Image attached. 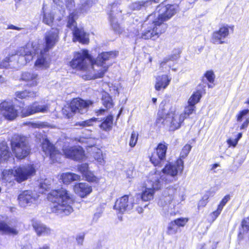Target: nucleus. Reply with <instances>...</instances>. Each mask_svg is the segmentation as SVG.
Masks as SVG:
<instances>
[{
	"label": "nucleus",
	"instance_id": "obj_1",
	"mask_svg": "<svg viewBox=\"0 0 249 249\" xmlns=\"http://www.w3.org/2000/svg\"><path fill=\"white\" fill-rule=\"evenodd\" d=\"M48 200L53 203L52 212L61 216L68 215L73 209L71 204L73 202L72 195L66 189L55 190L48 195Z\"/></svg>",
	"mask_w": 249,
	"mask_h": 249
},
{
	"label": "nucleus",
	"instance_id": "obj_2",
	"mask_svg": "<svg viewBox=\"0 0 249 249\" xmlns=\"http://www.w3.org/2000/svg\"><path fill=\"white\" fill-rule=\"evenodd\" d=\"M184 199V196L178 194L177 190L171 186L163 190L158 204L165 216H173L179 212L178 205Z\"/></svg>",
	"mask_w": 249,
	"mask_h": 249
},
{
	"label": "nucleus",
	"instance_id": "obj_3",
	"mask_svg": "<svg viewBox=\"0 0 249 249\" xmlns=\"http://www.w3.org/2000/svg\"><path fill=\"white\" fill-rule=\"evenodd\" d=\"M43 46L38 43V41H34L32 44L27 45L21 48L19 52L21 58H24L26 62H29L33 58L36 57L35 66L40 69L49 67V63L46 57V53L42 49Z\"/></svg>",
	"mask_w": 249,
	"mask_h": 249
},
{
	"label": "nucleus",
	"instance_id": "obj_4",
	"mask_svg": "<svg viewBox=\"0 0 249 249\" xmlns=\"http://www.w3.org/2000/svg\"><path fill=\"white\" fill-rule=\"evenodd\" d=\"M167 28V24H161V26L159 24H157L155 19V15L150 14L142 24L140 32L138 31L136 35L138 38L144 39L152 38L155 40L164 33Z\"/></svg>",
	"mask_w": 249,
	"mask_h": 249
},
{
	"label": "nucleus",
	"instance_id": "obj_5",
	"mask_svg": "<svg viewBox=\"0 0 249 249\" xmlns=\"http://www.w3.org/2000/svg\"><path fill=\"white\" fill-rule=\"evenodd\" d=\"M117 55L116 52H103L99 54L94 63H92V71L94 74L83 75V79L88 80L103 77L108 69V66L105 65L106 61L114 59Z\"/></svg>",
	"mask_w": 249,
	"mask_h": 249
},
{
	"label": "nucleus",
	"instance_id": "obj_6",
	"mask_svg": "<svg viewBox=\"0 0 249 249\" xmlns=\"http://www.w3.org/2000/svg\"><path fill=\"white\" fill-rule=\"evenodd\" d=\"M36 171L34 166L31 164L19 166L14 170H4L2 172L3 179L8 182L14 179L20 183L34 175Z\"/></svg>",
	"mask_w": 249,
	"mask_h": 249
},
{
	"label": "nucleus",
	"instance_id": "obj_7",
	"mask_svg": "<svg viewBox=\"0 0 249 249\" xmlns=\"http://www.w3.org/2000/svg\"><path fill=\"white\" fill-rule=\"evenodd\" d=\"M185 118V115H181L175 108H171L165 115H163V111H159L157 123L169 126L170 130L174 131L180 127Z\"/></svg>",
	"mask_w": 249,
	"mask_h": 249
},
{
	"label": "nucleus",
	"instance_id": "obj_8",
	"mask_svg": "<svg viewBox=\"0 0 249 249\" xmlns=\"http://www.w3.org/2000/svg\"><path fill=\"white\" fill-rule=\"evenodd\" d=\"M70 66L73 69L85 71L86 73L82 74V76L89 73L94 74L92 71V61L87 50L76 53L70 62Z\"/></svg>",
	"mask_w": 249,
	"mask_h": 249
},
{
	"label": "nucleus",
	"instance_id": "obj_9",
	"mask_svg": "<svg viewBox=\"0 0 249 249\" xmlns=\"http://www.w3.org/2000/svg\"><path fill=\"white\" fill-rule=\"evenodd\" d=\"M11 143L12 150L17 158L22 159L29 154L30 147L27 137L18 134L14 135Z\"/></svg>",
	"mask_w": 249,
	"mask_h": 249
},
{
	"label": "nucleus",
	"instance_id": "obj_10",
	"mask_svg": "<svg viewBox=\"0 0 249 249\" xmlns=\"http://www.w3.org/2000/svg\"><path fill=\"white\" fill-rule=\"evenodd\" d=\"M77 18L76 11L70 13L68 17L67 27L72 31L73 41H78L82 44H88L89 42L88 35L85 32L83 28L77 27L76 22Z\"/></svg>",
	"mask_w": 249,
	"mask_h": 249
},
{
	"label": "nucleus",
	"instance_id": "obj_11",
	"mask_svg": "<svg viewBox=\"0 0 249 249\" xmlns=\"http://www.w3.org/2000/svg\"><path fill=\"white\" fill-rule=\"evenodd\" d=\"M166 162L164 167L162 169V172L164 175L162 176H160V179H161L166 182H170L179 172L181 173L184 167L183 161L181 159H179L175 163L167 161Z\"/></svg>",
	"mask_w": 249,
	"mask_h": 249
},
{
	"label": "nucleus",
	"instance_id": "obj_12",
	"mask_svg": "<svg viewBox=\"0 0 249 249\" xmlns=\"http://www.w3.org/2000/svg\"><path fill=\"white\" fill-rule=\"evenodd\" d=\"M161 180L160 175L156 173L150 175L147 180L146 187L142 194L141 197L143 201H149L153 198L155 190L161 187Z\"/></svg>",
	"mask_w": 249,
	"mask_h": 249
},
{
	"label": "nucleus",
	"instance_id": "obj_13",
	"mask_svg": "<svg viewBox=\"0 0 249 249\" xmlns=\"http://www.w3.org/2000/svg\"><path fill=\"white\" fill-rule=\"evenodd\" d=\"M178 8V6L177 5L160 4L157 7L158 13L157 16L156 13L152 14L155 15V19L157 24H159L161 26V24H166L164 22L170 19L177 13Z\"/></svg>",
	"mask_w": 249,
	"mask_h": 249
},
{
	"label": "nucleus",
	"instance_id": "obj_14",
	"mask_svg": "<svg viewBox=\"0 0 249 249\" xmlns=\"http://www.w3.org/2000/svg\"><path fill=\"white\" fill-rule=\"evenodd\" d=\"M167 144L160 143L158 144L156 152L152 154L150 161L155 166H162L165 162Z\"/></svg>",
	"mask_w": 249,
	"mask_h": 249
},
{
	"label": "nucleus",
	"instance_id": "obj_15",
	"mask_svg": "<svg viewBox=\"0 0 249 249\" xmlns=\"http://www.w3.org/2000/svg\"><path fill=\"white\" fill-rule=\"evenodd\" d=\"M59 30L58 28H52L45 33L44 36L45 46L41 44L44 52H47L56 44L59 39Z\"/></svg>",
	"mask_w": 249,
	"mask_h": 249
},
{
	"label": "nucleus",
	"instance_id": "obj_16",
	"mask_svg": "<svg viewBox=\"0 0 249 249\" xmlns=\"http://www.w3.org/2000/svg\"><path fill=\"white\" fill-rule=\"evenodd\" d=\"M42 149L47 156H49L53 162H58L61 156L58 150L50 141L45 139L41 143Z\"/></svg>",
	"mask_w": 249,
	"mask_h": 249
},
{
	"label": "nucleus",
	"instance_id": "obj_17",
	"mask_svg": "<svg viewBox=\"0 0 249 249\" xmlns=\"http://www.w3.org/2000/svg\"><path fill=\"white\" fill-rule=\"evenodd\" d=\"M38 197V195L32 191L26 190L19 195L18 199L21 207H26L32 204H36Z\"/></svg>",
	"mask_w": 249,
	"mask_h": 249
},
{
	"label": "nucleus",
	"instance_id": "obj_18",
	"mask_svg": "<svg viewBox=\"0 0 249 249\" xmlns=\"http://www.w3.org/2000/svg\"><path fill=\"white\" fill-rule=\"evenodd\" d=\"M134 204L133 200L129 199L127 195H124L116 201L114 208L118 213H123L132 209Z\"/></svg>",
	"mask_w": 249,
	"mask_h": 249
},
{
	"label": "nucleus",
	"instance_id": "obj_19",
	"mask_svg": "<svg viewBox=\"0 0 249 249\" xmlns=\"http://www.w3.org/2000/svg\"><path fill=\"white\" fill-rule=\"evenodd\" d=\"M49 110V107L47 104L39 105L37 102H34L32 105L23 108L21 113L22 117H27L36 113H46Z\"/></svg>",
	"mask_w": 249,
	"mask_h": 249
},
{
	"label": "nucleus",
	"instance_id": "obj_20",
	"mask_svg": "<svg viewBox=\"0 0 249 249\" xmlns=\"http://www.w3.org/2000/svg\"><path fill=\"white\" fill-rule=\"evenodd\" d=\"M91 104V101H85L80 98H76L71 101L68 109L73 113L84 114L87 112L89 105Z\"/></svg>",
	"mask_w": 249,
	"mask_h": 249
},
{
	"label": "nucleus",
	"instance_id": "obj_21",
	"mask_svg": "<svg viewBox=\"0 0 249 249\" xmlns=\"http://www.w3.org/2000/svg\"><path fill=\"white\" fill-rule=\"evenodd\" d=\"M232 30L233 29V26H229L224 25L221 27L218 31L214 32L212 36L211 42L215 44H223L224 39L229 35V29Z\"/></svg>",
	"mask_w": 249,
	"mask_h": 249
},
{
	"label": "nucleus",
	"instance_id": "obj_22",
	"mask_svg": "<svg viewBox=\"0 0 249 249\" xmlns=\"http://www.w3.org/2000/svg\"><path fill=\"white\" fill-rule=\"evenodd\" d=\"M0 110L3 116L9 120H13L18 116V111L11 102L4 101L1 103Z\"/></svg>",
	"mask_w": 249,
	"mask_h": 249
},
{
	"label": "nucleus",
	"instance_id": "obj_23",
	"mask_svg": "<svg viewBox=\"0 0 249 249\" xmlns=\"http://www.w3.org/2000/svg\"><path fill=\"white\" fill-rule=\"evenodd\" d=\"M63 152L66 157L75 160H80L84 157V151L80 146H74L66 148Z\"/></svg>",
	"mask_w": 249,
	"mask_h": 249
},
{
	"label": "nucleus",
	"instance_id": "obj_24",
	"mask_svg": "<svg viewBox=\"0 0 249 249\" xmlns=\"http://www.w3.org/2000/svg\"><path fill=\"white\" fill-rule=\"evenodd\" d=\"M121 11L118 9L117 3H114L110 6V10L109 13V20L111 26L113 29L117 32L120 33V25L116 20V15Z\"/></svg>",
	"mask_w": 249,
	"mask_h": 249
},
{
	"label": "nucleus",
	"instance_id": "obj_25",
	"mask_svg": "<svg viewBox=\"0 0 249 249\" xmlns=\"http://www.w3.org/2000/svg\"><path fill=\"white\" fill-rule=\"evenodd\" d=\"M21 79L26 83L28 87L36 86L38 83L39 77L38 75L34 72H25L22 74Z\"/></svg>",
	"mask_w": 249,
	"mask_h": 249
},
{
	"label": "nucleus",
	"instance_id": "obj_26",
	"mask_svg": "<svg viewBox=\"0 0 249 249\" xmlns=\"http://www.w3.org/2000/svg\"><path fill=\"white\" fill-rule=\"evenodd\" d=\"M160 0H145L138 1L131 3L129 8L132 10H140L146 9L152 5L153 3H158Z\"/></svg>",
	"mask_w": 249,
	"mask_h": 249
},
{
	"label": "nucleus",
	"instance_id": "obj_27",
	"mask_svg": "<svg viewBox=\"0 0 249 249\" xmlns=\"http://www.w3.org/2000/svg\"><path fill=\"white\" fill-rule=\"evenodd\" d=\"M75 193L81 197H84L92 191L90 186L86 183H80L75 184L74 187Z\"/></svg>",
	"mask_w": 249,
	"mask_h": 249
},
{
	"label": "nucleus",
	"instance_id": "obj_28",
	"mask_svg": "<svg viewBox=\"0 0 249 249\" xmlns=\"http://www.w3.org/2000/svg\"><path fill=\"white\" fill-rule=\"evenodd\" d=\"M33 227L38 236L49 235L51 234L52 230L40 222H34Z\"/></svg>",
	"mask_w": 249,
	"mask_h": 249
},
{
	"label": "nucleus",
	"instance_id": "obj_29",
	"mask_svg": "<svg viewBox=\"0 0 249 249\" xmlns=\"http://www.w3.org/2000/svg\"><path fill=\"white\" fill-rule=\"evenodd\" d=\"M171 78L166 75L159 76L156 78V81L155 86L157 90H160L161 89H165L169 84Z\"/></svg>",
	"mask_w": 249,
	"mask_h": 249
},
{
	"label": "nucleus",
	"instance_id": "obj_30",
	"mask_svg": "<svg viewBox=\"0 0 249 249\" xmlns=\"http://www.w3.org/2000/svg\"><path fill=\"white\" fill-rule=\"evenodd\" d=\"M38 95V91L36 90H24L23 91H18L15 92V96L17 98L19 99L35 98Z\"/></svg>",
	"mask_w": 249,
	"mask_h": 249
},
{
	"label": "nucleus",
	"instance_id": "obj_31",
	"mask_svg": "<svg viewBox=\"0 0 249 249\" xmlns=\"http://www.w3.org/2000/svg\"><path fill=\"white\" fill-rule=\"evenodd\" d=\"M241 230L238 237L240 239L248 238L249 240V216L244 218L241 223Z\"/></svg>",
	"mask_w": 249,
	"mask_h": 249
},
{
	"label": "nucleus",
	"instance_id": "obj_32",
	"mask_svg": "<svg viewBox=\"0 0 249 249\" xmlns=\"http://www.w3.org/2000/svg\"><path fill=\"white\" fill-rule=\"evenodd\" d=\"M11 153L5 142L0 143V162L6 161L10 157Z\"/></svg>",
	"mask_w": 249,
	"mask_h": 249
},
{
	"label": "nucleus",
	"instance_id": "obj_33",
	"mask_svg": "<svg viewBox=\"0 0 249 249\" xmlns=\"http://www.w3.org/2000/svg\"><path fill=\"white\" fill-rule=\"evenodd\" d=\"M80 178V176L72 173H63L60 178L64 184H69L72 181L78 180Z\"/></svg>",
	"mask_w": 249,
	"mask_h": 249
},
{
	"label": "nucleus",
	"instance_id": "obj_34",
	"mask_svg": "<svg viewBox=\"0 0 249 249\" xmlns=\"http://www.w3.org/2000/svg\"><path fill=\"white\" fill-rule=\"evenodd\" d=\"M0 231L5 234L12 235H17L18 233V231L15 227H10L3 221H0Z\"/></svg>",
	"mask_w": 249,
	"mask_h": 249
},
{
	"label": "nucleus",
	"instance_id": "obj_35",
	"mask_svg": "<svg viewBox=\"0 0 249 249\" xmlns=\"http://www.w3.org/2000/svg\"><path fill=\"white\" fill-rule=\"evenodd\" d=\"M18 56L16 54L11 56V57H6L5 59L0 60V68H15V63L16 61L13 62L14 60H16Z\"/></svg>",
	"mask_w": 249,
	"mask_h": 249
},
{
	"label": "nucleus",
	"instance_id": "obj_36",
	"mask_svg": "<svg viewBox=\"0 0 249 249\" xmlns=\"http://www.w3.org/2000/svg\"><path fill=\"white\" fill-rule=\"evenodd\" d=\"M96 0H80L79 10L82 13L86 12L95 3Z\"/></svg>",
	"mask_w": 249,
	"mask_h": 249
},
{
	"label": "nucleus",
	"instance_id": "obj_37",
	"mask_svg": "<svg viewBox=\"0 0 249 249\" xmlns=\"http://www.w3.org/2000/svg\"><path fill=\"white\" fill-rule=\"evenodd\" d=\"M112 124L113 116L112 115H108L100 124V127L105 131H109L112 128Z\"/></svg>",
	"mask_w": 249,
	"mask_h": 249
},
{
	"label": "nucleus",
	"instance_id": "obj_38",
	"mask_svg": "<svg viewBox=\"0 0 249 249\" xmlns=\"http://www.w3.org/2000/svg\"><path fill=\"white\" fill-rule=\"evenodd\" d=\"M103 105L107 108H109L113 107V102L111 97L107 92H104L102 98Z\"/></svg>",
	"mask_w": 249,
	"mask_h": 249
},
{
	"label": "nucleus",
	"instance_id": "obj_39",
	"mask_svg": "<svg viewBox=\"0 0 249 249\" xmlns=\"http://www.w3.org/2000/svg\"><path fill=\"white\" fill-rule=\"evenodd\" d=\"M201 97L202 95L201 92L199 90H197L190 97L188 101V104H190L195 106L196 104L199 102Z\"/></svg>",
	"mask_w": 249,
	"mask_h": 249
},
{
	"label": "nucleus",
	"instance_id": "obj_40",
	"mask_svg": "<svg viewBox=\"0 0 249 249\" xmlns=\"http://www.w3.org/2000/svg\"><path fill=\"white\" fill-rule=\"evenodd\" d=\"M97 118H92L91 119L87 120L85 121H81L76 122L74 125L75 126H79L82 127L91 126L92 125L93 123L94 122H95L97 121Z\"/></svg>",
	"mask_w": 249,
	"mask_h": 249
},
{
	"label": "nucleus",
	"instance_id": "obj_41",
	"mask_svg": "<svg viewBox=\"0 0 249 249\" xmlns=\"http://www.w3.org/2000/svg\"><path fill=\"white\" fill-rule=\"evenodd\" d=\"M42 10L44 11V7L42 8ZM43 12V22L48 25H51L53 22L54 17L52 13H47Z\"/></svg>",
	"mask_w": 249,
	"mask_h": 249
},
{
	"label": "nucleus",
	"instance_id": "obj_42",
	"mask_svg": "<svg viewBox=\"0 0 249 249\" xmlns=\"http://www.w3.org/2000/svg\"><path fill=\"white\" fill-rule=\"evenodd\" d=\"M196 107L188 104V105L185 107L184 113L180 114L181 115H185V118L195 111Z\"/></svg>",
	"mask_w": 249,
	"mask_h": 249
},
{
	"label": "nucleus",
	"instance_id": "obj_43",
	"mask_svg": "<svg viewBox=\"0 0 249 249\" xmlns=\"http://www.w3.org/2000/svg\"><path fill=\"white\" fill-rule=\"evenodd\" d=\"M178 228L174 221H172L169 224L167 233L170 235L174 234L177 232Z\"/></svg>",
	"mask_w": 249,
	"mask_h": 249
},
{
	"label": "nucleus",
	"instance_id": "obj_44",
	"mask_svg": "<svg viewBox=\"0 0 249 249\" xmlns=\"http://www.w3.org/2000/svg\"><path fill=\"white\" fill-rule=\"evenodd\" d=\"M83 177L89 182H96L97 181V178L89 171L85 174Z\"/></svg>",
	"mask_w": 249,
	"mask_h": 249
},
{
	"label": "nucleus",
	"instance_id": "obj_45",
	"mask_svg": "<svg viewBox=\"0 0 249 249\" xmlns=\"http://www.w3.org/2000/svg\"><path fill=\"white\" fill-rule=\"evenodd\" d=\"M191 149V146L190 145H185L180 153V158L184 159L186 158L188 154L189 153L190 150Z\"/></svg>",
	"mask_w": 249,
	"mask_h": 249
},
{
	"label": "nucleus",
	"instance_id": "obj_46",
	"mask_svg": "<svg viewBox=\"0 0 249 249\" xmlns=\"http://www.w3.org/2000/svg\"><path fill=\"white\" fill-rule=\"evenodd\" d=\"M138 134L135 131H133L131 134L129 142V145L131 147H134L136 145L138 140Z\"/></svg>",
	"mask_w": 249,
	"mask_h": 249
},
{
	"label": "nucleus",
	"instance_id": "obj_47",
	"mask_svg": "<svg viewBox=\"0 0 249 249\" xmlns=\"http://www.w3.org/2000/svg\"><path fill=\"white\" fill-rule=\"evenodd\" d=\"M205 77L207 78L208 81L211 83H213L214 79H215V75L212 71H208L206 72L205 73Z\"/></svg>",
	"mask_w": 249,
	"mask_h": 249
},
{
	"label": "nucleus",
	"instance_id": "obj_48",
	"mask_svg": "<svg viewBox=\"0 0 249 249\" xmlns=\"http://www.w3.org/2000/svg\"><path fill=\"white\" fill-rule=\"evenodd\" d=\"M209 195L206 194L204 195L202 199L198 202V209H199L201 207L205 206L208 202V199H209Z\"/></svg>",
	"mask_w": 249,
	"mask_h": 249
},
{
	"label": "nucleus",
	"instance_id": "obj_49",
	"mask_svg": "<svg viewBox=\"0 0 249 249\" xmlns=\"http://www.w3.org/2000/svg\"><path fill=\"white\" fill-rule=\"evenodd\" d=\"M174 221L178 228L179 227H183L187 222L188 219L184 218H180L175 220Z\"/></svg>",
	"mask_w": 249,
	"mask_h": 249
},
{
	"label": "nucleus",
	"instance_id": "obj_50",
	"mask_svg": "<svg viewBox=\"0 0 249 249\" xmlns=\"http://www.w3.org/2000/svg\"><path fill=\"white\" fill-rule=\"evenodd\" d=\"M78 170L82 174L83 176H84L89 171L88 164L87 163L81 164L79 166Z\"/></svg>",
	"mask_w": 249,
	"mask_h": 249
},
{
	"label": "nucleus",
	"instance_id": "obj_51",
	"mask_svg": "<svg viewBox=\"0 0 249 249\" xmlns=\"http://www.w3.org/2000/svg\"><path fill=\"white\" fill-rule=\"evenodd\" d=\"M249 112V109H245L241 111L239 114L237 116V121L238 122L242 121V119Z\"/></svg>",
	"mask_w": 249,
	"mask_h": 249
},
{
	"label": "nucleus",
	"instance_id": "obj_52",
	"mask_svg": "<svg viewBox=\"0 0 249 249\" xmlns=\"http://www.w3.org/2000/svg\"><path fill=\"white\" fill-rule=\"evenodd\" d=\"M230 199V195H226L224 196V197L222 199L220 204L218 206V207L221 210L223 209L224 206L226 205V204L228 202V201Z\"/></svg>",
	"mask_w": 249,
	"mask_h": 249
},
{
	"label": "nucleus",
	"instance_id": "obj_53",
	"mask_svg": "<svg viewBox=\"0 0 249 249\" xmlns=\"http://www.w3.org/2000/svg\"><path fill=\"white\" fill-rule=\"evenodd\" d=\"M66 7L70 10L73 9L75 6L74 0H64Z\"/></svg>",
	"mask_w": 249,
	"mask_h": 249
},
{
	"label": "nucleus",
	"instance_id": "obj_54",
	"mask_svg": "<svg viewBox=\"0 0 249 249\" xmlns=\"http://www.w3.org/2000/svg\"><path fill=\"white\" fill-rule=\"evenodd\" d=\"M222 210L218 207L216 211H214L211 214V216L212 217L213 221H214L216 219V218L218 216V215L221 213Z\"/></svg>",
	"mask_w": 249,
	"mask_h": 249
},
{
	"label": "nucleus",
	"instance_id": "obj_55",
	"mask_svg": "<svg viewBox=\"0 0 249 249\" xmlns=\"http://www.w3.org/2000/svg\"><path fill=\"white\" fill-rule=\"evenodd\" d=\"M94 157L95 160H96L98 162H102L103 160V155L100 150H98Z\"/></svg>",
	"mask_w": 249,
	"mask_h": 249
},
{
	"label": "nucleus",
	"instance_id": "obj_56",
	"mask_svg": "<svg viewBox=\"0 0 249 249\" xmlns=\"http://www.w3.org/2000/svg\"><path fill=\"white\" fill-rule=\"evenodd\" d=\"M84 239V235H79L76 237V241L77 243L79 245H82L83 243Z\"/></svg>",
	"mask_w": 249,
	"mask_h": 249
},
{
	"label": "nucleus",
	"instance_id": "obj_57",
	"mask_svg": "<svg viewBox=\"0 0 249 249\" xmlns=\"http://www.w3.org/2000/svg\"><path fill=\"white\" fill-rule=\"evenodd\" d=\"M249 124V118H246V121L243 123L240 126V130L246 129Z\"/></svg>",
	"mask_w": 249,
	"mask_h": 249
},
{
	"label": "nucleus",
	"instance_id": "obj_58",
	"mask_svg": "<svg viewBox=\"0 0 249 249\" xmlns=\"http://www.w3.org/2000/svg\"><path fill=\"white\" fill-rule=\"evenodd\" d=\"M102 214V212L101 210L99 212L95 213L93 217V220L97 221L98 219L101 216Z\"/></svg>",
	"mask_w": 249,
	"mask_h": 249
},
{
	"label": "nucleus",
	"instance_id": "obj_59",
	"mask_svg": "<svg viewBox=\"0 0 249 249\" xmlns=\"http://www.w3.org/2000/svg\"><path fill=\"white\" fill-rule=\"evenodd\" d=\"M227 142L230 145H231L234 147L237 144L238 141L235 139L234 140L230 139L228 140Z\"/></svg>",
	"mask_w": 249,
	"mask_h": 249
},
{
	"label": "nucleus",
	"instance_id": "obj_60",
	"mask_svg": "<svg viewBox=\"0 0 249 249\" xmlns=\"http://www.w3.org/2000/svg\"><path fill=\"white\" fill-rule=\"evenodd\" d=\"M8 29H13V30H18V31H19L20 30L22 29L21 28H19V27H17L15 25H10L8 26Z\"/></svg>",
	"mask_w": 249,
	"mask_h": 249
},
{
	"label": "nucleus",
	"instance_id": "obj_61",
	"mask_svg": "<svg viewBox=\"0 0 249 249\" xmlns=\"http://www.w3.org/2000/svg\"><path fill=\"white\" fill-rule=\"evenodd\" d=\"M219 166V164H218V163H215L214 164H213L212 165V167L211 168V171H213V173H215L216 171H215V169Z\"/></svg>",
	"mask_w": 249,
	"mask_h": 249
},
{
	"label": "nucleus",
	"instance_id": "obj_62",
	"mask_svg": "<svg viewBox=\"0 0 249 249\" xmlns=\"http://www.w3.org/2000/svg\"><path fill=\"white\" fill-rule=\"evenodd\" d=\"M35 249H50V245L48 244H45L42 247H38Z\"/></svg>",
	"mask_w": 249,
	"mask_h": 249
},
{
	"label": "nucleus",
	"instance_id": "obj_63",
	"mask_svg": "<svg viewBox=\"0 0 249 249\" xmlns=\"http://www.w3.org/2000/svg\"><path fill=\"white\" fill-rule=\"evenodd\" d=\"M169 60H171V58H165L163 61H162L160 63V66L161 67H163L164 66V65Z\"/></svg>",
	"mask_w": 249,
	"mask_h": 249
},
{
	"label": "nucleus",
	"instance_id": "obj_64",
	"mask_svg": "<svg viewBox=\"0 0 249 249\" xmlns=\"http://www.w3.org/2000/svg\"><path fill=\"white\" fill-rule=\"evenodd\" d=\"M105 110L104 109H100L98 110L96 112L97 114V115H99L102 114L103 112H104Z\"/></svg>",
	"mask_w": 249,
	"mask_h": 249
}]
</instances>
